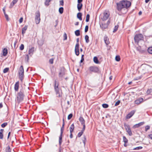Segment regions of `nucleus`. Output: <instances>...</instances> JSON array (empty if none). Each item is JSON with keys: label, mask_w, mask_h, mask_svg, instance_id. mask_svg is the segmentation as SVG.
Listing matches in <instances>:
<instances>
[{"label": "nucleus", "mask_w": 152, "mask_h": 152, "mask_svg": "<svg viewBox=\"0 0 152 152\" xmlns=\"http://www.w3.org/2000/svg\"><path fill=\"white\" fill-rule=\"evenodd\" d=\"M145 124V122H140L138 124H137L133 126V128L135 129L136 128H138L141 126Z\"/></svg>", "instance_id": "14"}, {"label": "nucleus", "mask_w": 152, "mask_h": 152, "mask_svg": "<svg viewBox=\"0 0 152 152\" xmlns=\"http://www.w3.org/2000/svg\"><path fill=\"white\" fill-rule=\"evenodd\" d=\"M85 39L86 40V43H88L89 42V37L87 35H86L85 36Z\"/></svg>", "instance_id": "29"}, {"label": "nucleus", "mask_w": 152, "mask_h": 152, "mask_svg": "<svg viewBox=\"0 0 152 152\" xmlns=\"http://www.w3.org/2000/svg\"><path fill=\"white\" fill-rule=\"evenodd\" d=\"M19 81H17L15 85L14 89L15 91H18L19 87Z\"/></svg>", "instance_id": "18"}, {"label": "nucleus", "mask_w": 152, "mask_h": 152, "mask_svg": "<svg viewBox=\"0 0 152 152\" xmlns=\"http://www.w3.org/2000/svg\"><path fill=\"white\" fill-rule=\"evenodd\" d=\"M24 45L23 44H22L21 45L20 47V49L21 50H22L24 49Z\"/></svg>", "instance_id": "45"}, {"label": "nucleus", "mask_w": 152, "mask_h": 152, "mask_svg": "<svg viewBox=\"0 0 152 152\" xmlns=\"http://www.w3.org/2000/svg\"><path fill=\"white\" fill-rule=\"evenodd\" d=\"M88 26H85V32H87L88 30Z\"/></svg>", "instance_id": "48"}, {"label": "nucleus", "mask_w": 152, "mask_h": 152, "mask_svg": "<svg viewBox=\"0 0 152 152\" xmlns=\"http://www.w3.org/2000/svg\"><path fill=\"white\" fill-rule=\"evenodd\" d=\"M64 127H62L61 129V133L60 134V136L59 137V143L60 146H61V144L62 142V136L63 131L64 130Z\"/></svg>", "instance_id": "11"}, {"label": "nucleus", "mask_w": 152, "mask_h": 152, "mask_svg": "<svg viewBox=\"0 0 152 152\" xmlns=\"http://www.w3.org/2000/svg\"><path fill=\"white\" fill-rule=\"evenodd\" d=\"M148 51L149 53L152 54V47L149 48L148 49Z\"/></svg>", "instance_id": "36"}, {"label": "nucleus", "mask_w": 152, "mask_h": 152, "mask_svg": "<svg viewBox=\"0 0 152 152\" xmlns=\"http://www.w3.org/2000/svg\"><path fill=\"white\" fill-rule=\"evenodd\" d=\"M118 27V25H117L115 26L114 29L113 31V32L115 33L117 31Z\"/></svg>", "instance_id": "38"}, {"label": "nucleus", "mask_w": 152, "mask_h": 152, "mask_svg": "<svg viewBox=\"0 0 152 152\" xmlns=\"http://www.w3.org/2000/svg\"><path fill=\"white\" fill-rule=\"evenodd\" d=\"M9 70V68H6L3 70V72L4 73H6L8 72Z\"/></svg>", "instance_id": "41"}, {"label": "nucleus", "mask_w": 152, "mask_h": 152, "mask_svg": "<svg viewBox=\"0 0 152 152\" xmlns=\"http://www.w3.org/2000/svg\"><path fill=\"white\" fill-rule=\"evenodd\" d=\"M17 43V40H16L15 42H14V48L15 49H16V44Z\"/></svg>", "instance_id": "58"}, {"label": "nucleus", "mask_w": 152, "mask_h": 152, "mask_svg": "<svg viewBox=\"0 0 152 152\" xmlns=\"http://www.w3.org/2000/svg\"><path fill=\"white\" fill-rule=\"evenodd\" d=\"M143 39V37L141 34H136L134 37V40L136 43L138 44L139 41L142 40Z\"/></svg>", "instance_id": "5"}, {"label": "nucleus", "mask_w": 152, "mask_h": 152, "mask_svg": "<svg viewBox=\"0 0 152 152\" xmlns=\"http://www.w3.org/2000/svg\"><path fill=\"white\" fill-rule=\"evenodd\" d=\"M83 0H78L77 3L78 4H81V3L82 2Z\"/></svg>", "instance_id": "60"}, {"label": "nucleus", "mask_w": 152, "mask_h": 152, "mask_svg": "<svg viewBox=\"0 0 152 152\" xmlns=\"http://www.w3.org/2000/svg\"><path fill=\"white\" fill-rule=\"evenodd\" d=\"M79 22H76L75 23V25H76V26H77L79 24Z\"/></svg>", "instance_id": "63"}, {"label": "nucleus", "mask_w": 152, "mask_h": 152, "mask_svg": "<svg viewBox=\"0 0 152 152\" xmlns=\"http://www.w3.org/2000/svg\"><path fill=\"white\" fill-rule=\"evenodd\" d=\"M104 40L105 43L106 45H108L110 43L109 39L105 35L104 37Z\"/></svg>", "instance_id": "17"}, {"label": "nucleus", "mask_w": 152, "mask_h": 152, "mask_svg": "<svg viewBox=\"0 0 152 152\" xmlns=\"http://www.w3.org/2000/svg\"><path fill=\"white\" fill-rule=\"evenodd\" d=\"M108 25L107 24L102 23L100 24V27L102 30L107 28L108 27Z\"/></svg>", "instance_id": "15"}, {"label": "nucleus", "mask_w": 152, "mask_h": 152, "mask_svg": "<svg viewBox=\"0 0 152 152\" xmlns=\"http://www.w3.org/2000/svg\"><path fill=\"white\" fill-rule=\"evenodd\" d=\"M86 140V136L84 135L82 139V141H83V144H84V145H85Z\"/></svg>", "instance_id": "31"}, {"label": "nucleus", "mask_w": 152, "mask_h": 152, "mask_svg": "<svg viewBox=\"0 0 152 152\" xmlns=\"http://www.w3.org/2000/svg\"><path fill=\"white\" fill-rule=\"evenodd\" d=\"M142 148V147L141 146H139L134 148L133 149V150H139L141 149Z\"/></svg>", "instance_id": "42"}, {"label": "nucleus", "mask_w": 152, "mask_h": 152, "mask_svg": "<svg viewBox=\"0 0 152 152\" xmlns=\"http://www.w3.org/2000/svg\"><path fill=\"white\" fill-rule=\"evenodd\" d=\"M59 82L55 80L54 81L53 86L56 96L58 98H62L63 92L61 88L59 87Z\"/></svg>", "instance_id": "1"}, {"label": "nucleus", "mask_w": 152, "mask_h": 152, "mask_svg": "<svg viewBox=\"0 0 152 152\" xmlns=\"http://www.w3.org/2000/svg\"><path fill=\"white\" fill-rule=\"evenodd\" d=\"M124 126L126 128V132L130 136H131L132 135V133L131 130L130 126L126 124H124Z\"/></svg>", "instance_id": "10"}, {"label": "nucleus", "mask_w": 152, "mask_h": 152, "mask_svg": "<svg viewBox=\"0 0 152 152\" xmlns=\"http://www.w3.org/2000/svg\"><path fill=\"white\" fill-rule=\"evenodd\" d=\"M52 0H46L45 2V4L46 6H48L49 5V3Z\"/></svg>", "instance_id": "30"}, {"label": "nucleus", "mask_w": 152, "mask_h": 152, "mask_svg": "<svg viewBox=\"0 0 152 152\" xmlns=\"http://www.w3.org/2000/svg\"><path fill=\"white\" fill-rule=\"evenodd\" d=\"M5 9H6V7H4L3 9V11L4 12V15L5 14H6V12H5Z\"/></svg>", "instance_id": "59"}, {"label": "nucleus", "mask_w": 152, "mask_h": 152, "mask_svg": "<svg viewBox=\"0 0 152 152\" xmlns=\"http://www.w3.org/2000/svg\"><path fill=\"white\" fill-rule=\"evenodd\" d=\"M53 59L51 58L49 60V63L51 64H53Z\"/></svg>", "instance_id": "55"}, {"label": "nucleus", "mask_w": 152, "mask_h": 152, "mask_svg": "<svg viewBox=\"0 0 152 152\" xmlns=\"http://www.w3.org/2000/svg\"><path fill=\"white\" fill-rule=\"evenodd\" d=\"M135 111L134 110L131 111L126 116V118L127 119L130 118L134 114Z\"/></svg>", "instance_id": "13"}, {"label": "nucleus", "mask_w": 152, "mask_h": 152, "mask_svg": "<svg viewBox=\"0 0 152 152\" xmlns=\"http://www.w3.org/2000/svg\"><path fill=\"white\" fill-rule=\"evenodd\" d=\"M64 11V8L63 7H61L59 9V12L61 14L63 13Z\"/></svg>", "instance_id": "34"}, {"label": "nucleus", "mask_w": 152, "mask_h": 152, "mask_svg": "<svg viewBox=\"0 0 152 152\" xmlns=\"http://www.w3.org/2000/svg\"><path fill=\"white\" fill-rule=\"evenodd\" d=\"M34 51V48L32 47L28 51V54L31 56L33 54Z\"/></svg>", "instance_id": "22"}, {"label": "nucleus", "mask_w": 152, "mask_h": 152, "mask_svg": "<svg viewBox=\"0 0 152 152\" xmlns=\"http://www.w3.org/2000/svg\"><path fill=\"white\" fill-rule=\"evenodd\" d=\"M64 2L63 0H61L60 1V5L63 6L64 5Z\"/></svg>", "instance_id": "52"}, {"label": "nucleus", "mask_w": 152, "mask_h": 152, "mask_svg": "<svg viewBox=\"0 0 152 152\" xmlns=\"http://www.w3.org/2000/svg\"><path fill=\"white\" fill-rule=\"evenodd\" d=\"M85 128H83L82 130H81V131L79 132L78 134H77V137H80L81 135L83 134L84 132V131L85 130Z\"/></svg>", "instance_id": "21"}, {"label": "nucleus", "mask_w": 152, "mask_h": 152, "mask_svg": "<svg viewBox=\"0 0 152 152\" xmlns=\"http://www.w3.org/2000/svg\"><path fill=\"white\" fill-rule=\"evenodd\" d=\"M3 107V104L2 103H0V108H1Z\"/></svg>", "instance_id": "64"}, {"label": "nucleus", "mask_w": 152, "mask_h": 152, "mask_svg": "<svg viewBox=\"0 0 152 152\" xmlns=\"http://www.w3.org/2000/svg\"><path fill=\"white\" fill-rule=\"evenodd\" d=\"M115 59L116 61H119L120 60V58L119 56H116L115 58Z\"/></svg>", "instance_id": "40"}, {"label": "nucleus", "mask_w": 152, "mask_h": 152, "mask_svg": "<svg viewBox=\"0 0 152 152\" xmlns=\"http://www.w3.org/2000/svg\"><path fill=\"white\" fill-rule=\"evenodd\" d=\"M75 35L78 36L80 35V31L79 30H77L75 31Z\"/></svg>", "instance_id": "32"}, {"label": "nucleus", "mask_w": 152, "mask_h": 152, "mask_svg": "<svg viewBox=\"0 0 152 152\" xmlns=\"http://www.w3.org/2000/svg\"><path fill=\"white\" fill-rule=\"evenodd\" d=\"M131 5L130 1L126 0H123L117 4V9L118 11H121L123 8L127 9Z\"/></svg>", "instance_id": "2"}, {"label": "nucleus", "mask_w": 152, "mask_h": 152, "mask_svg": "<svg viewBox=\"0 0 152 152\" xmlns=\"http://www.w3.org/2000/svg\"><path fill=\"white\" fill-rule=\"evenodd\" d=\"M90 18V15L89 14H88L86 15V22H88L89 21Z\"/></svg>", "instance_id": "39"}, {"label": "nucleus", "mask_w": 152, "mask_h": 152, "mask_svg": "<svg viewBox=\"0 0 152 152\" xmlns=\"http://www.w3.org/2000/svg\"><path fill=\"white\" fill-rule=\"evenodd\" d=\"M74 126L73 124H72L70 126L69 128L70 132H72L74 129Z\"/></svg>", "instance_id": "26"}, {"label": "nucleus", "mask_w": 152, "mask_h": 152, "mask_svg": "<svg viewBox=\"0 0 152 152\" xmlns=\"http://www.w3.org/2000/svg\"><path fill=\"white\" fill-rule=\"evenodd\" d=\"M3 137V134L2 133L0 132V139H2Z\"/></svg>", "instance_id": "54"}, {"label": "nucleus", "mask_w": 152, "mask_h": 152, "mask_svg": "<svg viewBox=\"0 0 152 152\" xmlns=\"http://www.w3.org/2000/svg\"><path fill=\"white\" fill-rule=\"evenodd\" d=\"M18 0H13L11 3L10 7L12 8L17 2Z\"/></svg>", "instance_id": "23"}, {"label": "nucleus", "mask_w": 152, "mask_h": 152, "mask_svg": "<svg viewBox=\"0 0 152 152\" xmlns=\"http://www.w3.org/2000/svg\"><path fill=\"white\" fill-rule=\"evenodd\" d=\"M103 15V16L102 18H101V19L103 20H106L108 18L110 14L108 11H105L104 12Z\"/></svg>", "instance_id": "8"}, {"label": "nucleus", "mask_w": 152, "mask_h": 152, "mask_svg": "<svg viewBox=\"0 0 152 152\" xmlns=\"http://www.w3.org/2000/svg\"><path fill=\"white\" fill-rule=\"evenodd\" d=\"M83 7V4L82 3L78 4H77V8L79 11H80Z\"/></svg>", "instance_id": "25"}, {"label": "nucleus", "mask_w": 152, "mask_h": 152, "mask_svg": "<svg viewBox=\"0 0 152 152\" xmlns=\"http://www.w3.org/2000/svg\"><path fill=\"white\" fill-rule=\"evenodd\" d=\"M72 132H70V137L71 138H72L73 137V135H72Z\"/></svg>", "instance_id": "61"}, {"label": "nucleus", "mask_w": 152, "mask_h": 152, "mask_svg": "<svg viewBox=\"0 0 152 152\" xmlns=\"http://www.w3.org/2000/svg\"><path fill=\"white\" fill-rule=\"evenodd\" d=\"M150 126L147 125L145 127V131L147 132L148 130L150 129Z\"/></svg>", "instance_id": "47"}, {"label": "nucleus", "mask_w": 152, "mask_h": 152, "mask_svg": "<svg viewBox=\"0 0 152 152\" xmlns=\"http://www.w3.org/2000/svg\"><path fill=\"white\" fill-rule=\"evenodd\" d=\"M79 42V38H77V43L76 44L75 48V53L76 55L78 56L79 54V44L78 43V42Z\"/></svg>", "instance_id": "9"}, {"label": "nucleus", "mask_w": 152, "mask_h": 152, "mask_svg": "<svg viewBox=\"0 0 152 152\" xmlns=\"http://www.w3.org/2000/svg\"><path fill=\"white\" fill-rule=\"evenodd\" d=\"M7 50L6 48H4L3 50V55L4 56L7 55Z\"/></svg>", "instance_id": "27"}, {"label": "nucleus", "mask_w": 152, "mask_h": 152, "mask_svg": "<svg viewBox=\"0 0 152 152\" xmlns=\"http://www.w3.org/2000/svg\"><path fill=\"white\" fill-rule=\"evenodd\" d=\"M4 15L5 18L7 20V21L9 20V17H8V15L6 14H5Z\"/></svg>", "instance_id": "50"}, {"label": "nucleus", "mask_w": 152, "mask_h": 152, "mask_svg": "<svg viewBox=\"0 0 152 152\" xmlns=\"http://www.w3.org/2000/svg\"><path fill=\"white\" fill-rule=\"evenodd\" d=\"M64 40H65L67 39V35L65 33L64 34Z\"/></svg>", "instance_id": "56"}, {"label": "nucleus", "mask_w": 152, "mask_h": 152, "mask_svg": "<svg viewBox=\"0 0 152 152\" xmlns=\"http://www.w3.org/2000/svg\"><path fill=\"white\" fill-rule=\"evenodd\" d=\"M90 72L94 73H98L99 71V69L98 67L96 66H91L89 68Z\"/></svg>", "instance_id": "7"}, {"label": "nucleus", "mask_w": 152, "mask_h": 152, "mask_svg": "<svg viewBox=\"0 0 152 152\" xmlns=\"http://www.w3.org/2000/svg\"><path fill=\"white\" fill-rule=\"evenodd\" d=\"M93 59H94V63H95L96 64H99V61L98 60V59L96 57V56L94 57V58Z\"/></svg>", "instance_id": "28"}, {"label": "nucleus", "mask_w": 152, "mask_h": 152, "mask_svg": "<svg viewBox=\"0 0 152 152\" xmlns=\"http://www.w3.org/2000/svg\"><path fill=\"white\" fill-rule=\"evenodd\" d=\"M35 14V21L37 24H38L39 23L40 20L39 12L38 11L36 12Z\"/></svg>", "instance_id": "6"}, {"label": "nucleus", "mask_w": 152, "mask_h": 152, "mask_svg": "<svg viewBox=\"0 0 152 152\" xmlns=\"http://www.w3.org/2000/svg\"><path fill=\"white\" fill-rule=\"evenodd\" d=\"M19 77L21 81H22L23 78L24 69L23 66L21 65L19 68L18 71Z\"/></svg>", "instance_id": "4"}, {"label": "nucleus", "mask_w": 152, "mask_h": 152, "mask_svg": "<svg viewBox=\"0 0 152 152\" xmlns=\"http://www.w3.org/2000/svg\"><path fill=\"white\" fill-rule=\"evenodd\" d=\"M28 28L27 26H25L24 27H23L22 30V34L23 35L25 33L27 29Z\"/></svg>", "instance_id": "19"}, {"label": "nucleus", "mask_w": 152, "mask_h": 152, "mask_svg": "<svg viewBox=\"0 0 152 152\" xmlns=\"http://www.w3.org/2000/svg\"><path fill=\"white\" fill-rule=\"evenodd\" d=\"M102 107L104 108H107L109 107L108 104H103L102 105Z\"/></svg>", "instance_id": "43"}, {"label": "nucleus", "mask_w": 152, "mask_h": 152, "mask_svg": "<svg viewBox=\"0 0 152 152\" xmlns=\"http://www.w3.org/2000/svg\"><path fill=\"white\" fill-rule=\"evenodd\" d=\"M7 122H5L2 124L1 125V126L2 128L5 127L6 126H7Z\"/></svg>", "instance_id": "44"}, {"label": "nucleus", "mask_w": 152, "mask_h": 152, "mask_svg": "<svg viewBox=\"0 0 152 152\" xmlns=\"http://www.w3.org/2000/svg\"><path fill=\"white\" fill-rule=\"evenodd\" d=\"M23 20V18L22 17L19 20V22L20 23H21L22 22Z\"/></svg>", "instance_id": "57"}, {"label": "nucleus", "mask_w": 152, "mask_h": 152, "mask_svg": "<svg viewBox=\"0 0 152 152\" xmlns=\"http://www.w3.org/2000/svg\"><path fill=\"white\" fill-rule=\"evenodd\" d=\"M149 137L152 139V134H150L149 135Z\"/></svg>", "instance_id": "62"}, {"label": "nucleus", "mask_w": 152, "mask_h": 152, "mask_svg": "<svg viewBox=\"0 0 152 152\" xmlns=\"http://www.w3.org/2000/svg\"><path fill=\"white\" fill-rule=\"evenodd\" d=\"M65 74L64 72L63 71L61 70L59 73L58 76L59 77H62Z\"/></svg>", "instance_id": "20"}, {"label": "nucleus", "mask_w": 152, "mask_h": 152, "mask_svg": "<svg viewBox=\"0 0 152 152\" xmlns=\"http://www.w3.org/2000/svg\"><path fill=\"white\" fill-rule=\"evenodd\" d=\"M6 152H11V149L9 146H8L6 148Z\"/></svg>", "instance_id": "35"}, {"label": "nucleus", "mask_w": 152, "mask_h": 152, "mask_svg": "<svg viewBox=\"0 0 152 152\" xmlns=\"http://www.w3.org/2000/svg\"><path fill=\"white\" fill-rule=\"evenodd\" d=\"M123 141L124 143H127V142H128V140H127V139H126V137L125 136H124L123 137Z\"/></svg>", "instance_id": "37"}, {"label": "nucleus", "mask_w": 152, "mask_h": 152, "mask_svg": "<svg viewBox=\"0 0 152 152\" xmlns=\"http://www.w3.org/2000/svg\"><path fill=\"white\" fill-rule=\"evenodd\" d=\"M84 56V55H82V57H81V60H80V62L81 63H82L83 62V61H84V58H83V57Z\"/></svg>", "instance_id": "51"}, {"label": "nucleus", "mask_w": 152, "mask_h": 152, "mask_svg": "<svg viewBox=\"0 0 152 152\" xmlns=\"http://www.w3.org/2000/svg\"><path fill=\"white\" fill-rule=\"evenodd\" d=\"M143 99L142 98H139L135 101V103L136 104H139L140 103L143 101Z\"/></svg>", "instance_id": "16"}, {"label": "nucleus", "mask_w": 152, "mask_h": 152, "mask_svg": "<svg viewBox=\"0 0 152 152\" xmlns=\"http://www.w3.org/2000/svg\"><path fill=\"white\" fill-rule=\"evenodd\" d=\"M25 59H27V61H28L29 60V57L28 54H27L26 55L25 57Z\"/></svg>", "instance_id": "53"}, {"label": "nucleus", "mask_w": 152, "mask_h": 152, "mask_svg": "<svg viewBox=\"0 0 152 152\" xmlns=\"http://www.w3.org/2000/svg\"><path fill=\"white\" fill-rule=\"evenodd\" d=\"M73 116V115L72 113H71L69 114L68 116V120L70 119Z\"/></svg>", "instance_id": "46"}, {"label": "nucleus", "mask_w": 152, "mask_h": 152, "mask_svg": "<svg viewBox=\"0 0 152 152\" xmlns=\"http://www.w3.org/2000/svg\"><path fill=\"white\" fill-rule=\"evenodd\" d=\"M82 13L81 12H79L77 15V17L80 20H82Z\"/></svg>", "instance_id": "24"}, {"label": "nucleus", "mask_w": 152, "mask_h": 152, "mask_svg": "<svg viewBox=\"0 0 152 152\" xmlns=\"http://www.w3.org/2000/svg\"><path fill=\"white\" fill-rule=\"evenodd\" d=\"M120 100H118L115 103V106H117L120 103Z\"/></svg>", "instance_id": "49"}, {"label": "nucleus", "mask_w": 152, "mask_h": 152, "mask_svg": "<svg viewBox=\"0 0 152 152\" xmlns=\"http://www.w3.org/2000/svg\"><path fill=\"white\" fill-rule=\"evenodd\" d=\"M79 120L81 123V124L83 126V128L85 129L86 126L85 124V121L83 117H80L79 118Z\"/></svg>", "instance_id": "12"}, {"label": "nucleus", "mask_w": 152, "mask_h": 152, "mask_svg": "<svg viewBox=\"0 0 152 152\" xmlns=\"http://www.w3.org/2000/svg\"><path fill=\"white\" fill-rule=\"evenodd\" d=\"M25 89L22 88L20 89L19 92L17 93L16 100L18 103L23 100L25 96Z\"/></svg>", "instance_id": "3"}, {"label": "nucleus", "mask_w": 152, "mask_h": 152, "mask_svg": "<svg viewBox=\"0 0 152 152\" xmlns=\"http://www.w3.org/2000/svg\"><path fill=\"white\" fill-rule=\"evenodd\" d=\"M136 49L137 50L139 51L140 53H142V51L141 50V47L140 46H138L136 48Z\"/></svg>", "instance_id": "33"}]
</instances>
